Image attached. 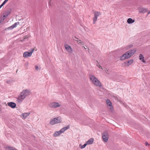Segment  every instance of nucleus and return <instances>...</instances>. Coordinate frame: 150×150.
<instances>
[{"label": "nucleus", "mask_w": 150, "mask_h": 150, "mask_svg": "<svg viewBox=\"0 0 150 150\" xmlns=\"http://www.w3.org/2000/svg\"><path fill=\"white\" fill-rule=\"evenodd\" d=\"M30 94V92L29 90L27 89L23 90L17 98L16 101L19 103H21L24 99Z\"/></svg>", "instance_id": "obj_1"}, {"label": "nucleus", "mask_w": 150, "mask_h": 150, "mask_svg": "<svg viewBox=\"0 0 150 150\" xmlns=\"http://www.w3.org/2000/svg\"><path fill=\"white\" fill-rule=\"evenodd\" d=\"M89 78L91 81L94 85L99 87L101 86V84L100 81L94 75H90Z\"/></svg>", "instance_id": "obj_2"}, {"label": "nucleus", "mask_w": 150, "mask_h": 150, "mask_svg": "<svg viewBox=\"0 0 150 150\" xmlns=\"http://www.w3.org/2000/svg\"><path fill=\"white\" fill-rule=\"evenodd\" d=\"M62 122V118L60 117L54 118L52 119L50 122V125H53L55 124H57Z\"/></svg>", "instance_id": "obj_3"}, {"label": "nucleus", "mask_w": 150, "mask_h": 150, "mask_svg": "<svg viewBox=\"0 0 150 150\" xmlns=\"http://www.w3.org/2000/svg\"><path fill=\"white\" fill-rule=\"evenodd\" d=\"M69 128V126H68L62 128L59 131L55 132L53 134L54 137H57L60 135L62 133H64L65 131Z\"/></svg>", "instance_id": "obj_4"}, {"label": "nucleus", "mask_w": 150, "mask_h": 150, "mask_svg": "<svg viewBox=\"0 0 150 150\" xmlns=\"http://www.w3.org/2000/svg\"><path fill=\"white\" fill-rule=\"evenodd\" d=\"M61 104L60 103L53 102L50 103L49 105V106L51 108H56L61 106Z\"/></svg>", "instance_id": "obj_5"}, {"label": "nucleus", "mask_w": 150, "mask_h": 150, "mask_svg": "<svg viewBox=\"0 0 150 150\" xmlns=\"http://www.w3.org/2000/svg\"><path fill=\"white\" fill-rule=\"evenodd\" d=\"M94 17L93 18V23L95 24L97 20L98 17L101 15V13L97 11H95L94 12Z\"/></svg>", "instance_id": "obj_6"}, {"label": "nucleus", "mask_w": 150, "mask_h": 150, "mask_svg": "<svg viewBox=\"0 0 150 150\" xmlns=\"http://www.w3.org/2000/svg\"><path fill=\"white\" fill-rule=\"evenodd\" d=\"M102 138L104 142H107L108 138V133L107 131H105L103 133Z\"/></svg>", "instance_id": "obj_7"}, {"label": "nucleus", "mask_w": 150, "mask_h": 150, "mask_svg": "<svg viewBox=\"0 0 150 150\" xmlns=\"http://www.w3.org/2000/svg\"><path fill=\"white\" fill-rule=\"evenodd\" d=\"M129 54H128L127 52L125 53L120 57L121 60H123L125 59H128L130 57L129 56Z\"/></svg>", "instance_id": "obj_8"}, {"label": "nucleus", "mask_w": 150, "mask_h": 150, "mask_svg": "<svg viewBox=\"0 0 150 150\" xmlns=\"http://www.w3.org/2000/svg\"><path fill=\"white\" fill-rule=\"evenodd\" d=\"M64 46L66 50L68 53L71 54L73 50L70 46L67 44H65Z\"/></svg>", "instance_id": "obj_9"}, {"label": "nucleus", "mask_w": 150, "mask_h": 150, "mask_svg": "<svg viewBox=\"0 0 150 150\" xmlns=\"http://www.w3.org/2000/svg\"><path fill=\"white\" fill-rule=\"evenodd\" d=\"M33 51V50H32L30 52H24L23 54V57H28L31 56Z\"/></svg>", "instance_id": "obj_10"}, {"label": "nucleus", "mask_w": 150, "mask_h": 150, "mask_svg": "<svg viewBox=\"0 0 150 150\" xmlns=\"http://www.w3.org/2000/svg\"><path fill=\"white\" fill-rule=\"evenodd\" d=\"M8 5L5 8V9L6 10H7V11L5 12L3 15V18L4 19H5L7 17L8 15L9 14V11L8 10Z\"/></svg>", "instance_id": "obj_11"}, {"label": "nucleus", "mask_w": 150, "mask_h": 150, "mask_svg": "<svg viewBox=\"0 0 150 150\" xmlns=\"http://www.w3.org/2000/svg\"><path fill=\"white\" fill-rule=\"evenodd\" d=\"M30 114V112H25L22 114L20 116L23 119H25Z\"/></svg>", "instance_id": "obj_12"}, {"label": "nucleus", "mask_w": 150, "mask_h": 150, "mask_svg": "<svg viewBox=\"0 0 150 150\" xmlns=\"http://www.w3.org/2000/svg\"><path fill=\"white\" fill-rule=\"evenodd\" d=\"M106 102L107 105L110 107V109L111 111H112L113 110V107L112 106V103L110 100L109 99H107L106 100Z\"/></svg>", "instance_id": "obj_13"}, {"label": "nucleus", "mask_w": 150, "mask_h": 150, "mask_svg": "<svg viewBox=\"0 0 150 150\" xmlns=\"http://www.w3.org/2000/svg\"><path fill=\"white\" fill-rule=\"evenodd\" d=\"M148 11L147 8H142L139 9V12L140 13H144L147 12Z\"/></svg>", "instance_id": "obj_14"}, {"label": "nucleus", "mask_w": 150, "mask_h": 150, "mask_svg": "<svg viewBox=\"0 0 150 150\" xmlns=\"http://www.w3.org/2000/svg\"><path fill=\"white\" fill-rule=\"evenodd\" d=\"M136 51V50L135 49H133L127 52L128 54H129V56L130 57L135 53Z\"/></svg>", "instance_id": "obj_15"}, {"label": "nucleus", "mask_w": 150, "mask_h": 150, "mask_svg": "<svg viewBox=\"0 0 150 150\" xmlns=\"http://www.w3.org/2000/svg\"><path fill=\"white\" fill-rule=\"evenodd\" d=\"M94 139L91 138L89 139L86 142L87 145H89L92 144L93 142Z\"/></svg>", "instance_id": "obj_16"}, {"label": "nucleus", "mask_w": 150, "mask_h": 150, "mask_svg": "<svg viewBox=\"0 0 150 150\" xmlns=\"http://www.w3.org/2000/svg\"><path fill=\"white\" fill-rule=\"evenodd\" d=\"M19 23L18 22L15 23L14 24L12 25L11 26H10V29H12L13 28L16 27L17 25L18 24H19Z\"/></svg>", "instance_id": "obj_17"}, {"label": "nucleus", "mask_w": 150, "mask_h": 150, "mask_svg": "<svg viewBox=\"0 0 150 150\" xmlns=\"http://www.w3.org/2000/svg\"><path fill=\"white\" fill-rule=\"evenodd\" d=\"M16 106V104L13 102H10V107L12 108H14Z\"/></svg>", "instance_id": "obj_18"}, {"label": "nucleus", "mask_w": 150, "mask_h": 150, "mask_svg": "<svg viewBox=\"0 0 150 150\" xmlns=\"http://www.w3.org/2000/svg\"><path fill=\"white\" fill-rule=\"evenodd\" d=\"M134 61V60L133 59H131L128 60L127 62V66H129V65L132 64Z\"/></svg>", "instance_id": "obj_19"}, {"label": "nucleus", "mask_w": 150, "mask_h": 150, "mask_svg": "<svg viewBox=\"0 0 150 150\" xmlns=\"http://www.w3.org/2000/svg\"><path fill=\"white\" fill-rule=\"evenodd\" d=\"M127 22L129 24L132 23L134 22V20H133L131 18H129L127 20Z\"/></svg>", "instance_id": "obj_20"}, {"label": "nucleus", "mask_w": 150, "mask_h": 150, "mask_svg": "<svg viewBox=\"0 0 150 150\" xmlns=\"http://www.w3.org/2000/svg\"><path fill=\"white\" fill-rule=\"evenodd\" d=\"M139 57L140 59L143 62H145V61L144 59V57L142 55V54H141L139 55Z\"/></svg>", "instance_id": "obj_21"}, {"label": "nucleus", "mask_w": 150, "mask_h": 150, "mask_svg": "<svg viewBox=\"0 0 150 150\" xmlns=\"http://www.w3.org/2000/svg\"><path fill=\"white\" fill-rule=\"evenodd\" d=\"M87 144L86 143L85 144H84L83 145L81 146V144L79 145V147L81 149H83L87 145Z\"/></svg>", "instance_id": "obj_22"}, {"label": "nucleus", "mask_w": 150, "mask_h": 150, "mask_svg": "<svg viewBox=\"0 0 150 150\" xmlns=\"http://www.w3.org/2000/svg\"><path fill=\"white\" fill-rule=\"evenodd\" d=\"M4 19L2 17H1L0 18V23H1L4 20Z\"/></svg>", "instance_id": "obj_23"}, {"label": "nucleus", "mask_w": 150, "mask_h": 150, "mask_svg": "<svg viewBox=\"0 0 150 150\" xmlns=\"http://www.w3.org/2000/svg\"><path fill=\"white\" fill-rule=\"evenodd\" d=\"M79 42H78V43L79 45H83V44L82 43V42H81L80 40H79Z\"/></svg>", "instance_id": "obj_24"}, {"label": "nucleus", "mask_w": 150, "mask_h": 150, "mask_svg": "<svg viewBox=\"0 0 150 150\" xmlns=\"http://www.w3.org/2000/svg\"><path fill=\"white\" fill-rule=\"evenodd\" d=\"M10 150H17L14 148L10 147Z\"/></svg>", "instance_id": "obj_25"}, {"label": "nucleus", "mask_w": 150, "mask_h": 150, "mask_svg": "<svg viewBox=\"0 0 150 150\" xmlns=\"http://www.w3.org/2000/svg\"><path fill=\"white\" fill-rule=\"evenodd\" d=\"M105 71L106 72V73H107V74L109 73V72H108V69H106V70H105Z\"/></svg>", "instance_id": "obj_26"}, {"label": "nucleus", "mask_w": 150, "mask_h": 150, "mask_svg": "<svg viewBox=\"0 0 150 150\" xmlns=\"http://www.w3.org/2000/svg\"><path fill=\"white\" fill-rule=\"evenodd\" d=\"M5 135L7 137H9V134L8 133H5Z\"/></svg>", "instance_id": "obj_27"}, {"label": "nucleus", "mask_w": 150, "mask_h": 150, "mask_svg": "<svg viewBox=\"0 0 150 150\" xmlns=\"http://www.w3.org/2000/svg\"><path fill=\"white\" fill-rule=\"evenodd\" d=\"M35 69H36V70H38V66H35Z\"/></svg>", "instance_id": "obj_28"}, {"label": "nucleus", "mask_w": 150, "mask_h": 150, "mask_svg": "<svg viewBox=\"0 0 150 150\" xmlns=\"http://www.w3.org/2000/svg\"><path fill=\"white\" fill-rule=\"evenodd\" d=\"M98 67L99 68H101L102 69L101 66L100 65H99Z\"/></svg>", "instance_id": "obj_29"}, {"label": "nucleus", "mask_w": 150, "mask_h": 150, "mask_svg": "<svg viewBox=\"0 0 150 150\" xmlns=\"http://www.w3.org/2000/svg\"><path fill=\"white\" fill-rule=\"evenodd\" d=\"M4 6L2 4L0 6V9Z\"/></svg>", "instance_id": "obj_30"}, {"label": "nucleus", "mask_w": 150, "mask_h": 150, "mask_svg": "<svg viewBox=\"0 0 150 150\" xmlns=\"http://www.w3.org/2000/svg\"><path fill=\"white\" fill-rule=\"evenodd\" d=\"M145 144L146 146H147V145H149V144H148L147 142H146Z\"/></svg>", "instance_id": "obj_31"}, {"label": "nucleus", "mask_w": 150, "mask_h": 150, "mask_svg": "<svg viewBox=\"0 0 150 150\" xmlns=\"http://www.w3.org/2000/svg\"><path fill=\"white\" fill-rule=\"evenodd\" d=\"M3 105H4V104L5 105V106H7V104H6V103H4V104L3 103Z\"/></svg>", "instance_id": "obj_32"}, {"label": "nucleus", "mask_w": 150, "mask_h": 150, "mask_svg": "<svg viewBox=\"0 0 150 150\" xmlns=\"http://www.w3.org/2000/svg\"><path fill=\"white\" fill-rule=\"evenodd\" d=\"M102 69H103L104 71H105V70H106V69H105V68H102Z\"/></svg>", "instance_id": "obj_33"}, {"label": "nucleus", "mask_w": 150, "mask_h": 150, "mask_svg": "<svg viewBox=\"0 0 150 150\" xmlns=\"http://www.w3.org/2000/svg\"><path fill=\"white\" fill-rule=\"evenodd\" d=\"M82 47L84 48L85 49H86L87 48H86V47H85L83 46H82Z\"/></svg>", "instance_id": "obj_34"}, {"label": "nucleus", "mask_w": 150, "mask_h": 150, "mask_svg": "<svg viewBox=\"0 0 150 150\" xmlns=\"http://www.w3.org/2000/svg\"><path fill=\"white\" fill-rule=\"evenodd\" d=\"M82 47L84 48L85 49H86L87 48H86V47H85L83 46H82Z\"/></svg>", "instance_id": "obj_35"}, {"label": "nucleus", "mask_w": 150, "mask_h": 150, "mask_svg": "<svg viewBox=\"0 0 150 150\" xmlns=\"http://www.w3.org/2000/svg\"><path fill=\"white\" fill-rule=\"evenodd\" d=\"M150 14V10L148 13V14Z\"/></svg>", "instance_id": "obj_36"}, {"label": "nucleus", "mask_w": 150, "mask_h": 150, "mask_svg": "<svg viewBox=\"0 0 150 150\" xmlns=\"http://www.w3.org/2000/svg\"><path fill=\"white\" fill-rule=\"evenodd\" d=\"M7 104H8V106H9V103L8 102Z\"/></svg>", "instance_id": "obj_37"}, {"label": "nucleus", "mask_w": 150, "mask_h": 150, "mask_svg": "<svg viewBox=\"0 0 150 150\" xmlns=\"http://www.w3.org/2000/svg\"><path fill=\"white\" fill-rule=\"evenodd\" d=\"M76 41L78 42H79V40H76Z\"/></svg>", "instance_id": "obj_38"}, {"label": "nucleus", "mask_w": 150, "mask_h": 150, "mask_svg": "<svg viewBox=\"0 0 150 150\" xmlns=\"http://www.w3.org/2000/svg\"><path fill=\"white\" fill-rule=\"evenodd\" d=\"M25 64H26V65H28V63H26Z\"/></svg>", "instance_id": "obj_39"}, {"label": "nucleus", "mask_w": 150, "mask_h": 150, "mask_svg": "<svg viewBox=\"0 0 150 150\" xmlns=\"http://www.w3.org/2000/svg\"><path fill=\"white\" fill-rule=\"evenodd\" d=\"M75 38H76V39H78L76 37H75Z\"/></svg>", "instance_id": "obj_40"}, {"label": "nucleus", "mask_w": 150, "mask_h": 150, "mask_svg": "<svg viewBox=\"0 0 150 150\" xmlns=\"http://www.w3.org/2000/svg\"><path fill=\"white\" fill-rule=\"evenodd\" d=\"M148 14H147V16L148 15Z\"/></svg>", "instance_id": "obj_41"}]
</instances>
